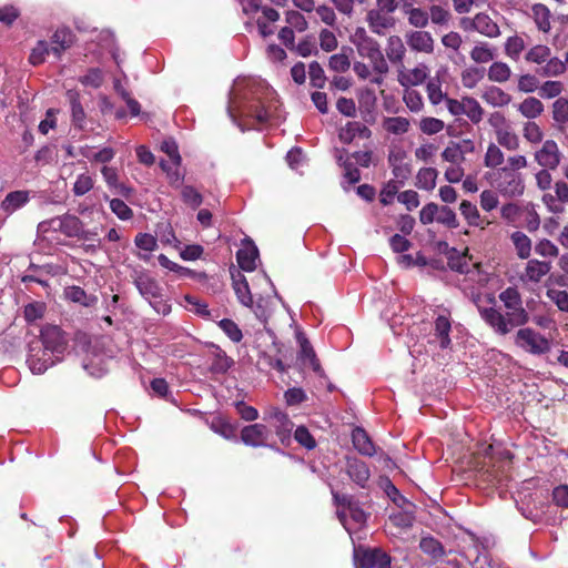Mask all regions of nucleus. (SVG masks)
<instances>
[{"instance_id":"nucleus-46","label":"nucleus","mask_w":568,"mask_h":568,"mask_svg":"<svg viewBox=\"0 0 568 568\" xmlns=\"http://www.w3.org/2000/svg\"><path fill=\"white\" fill-rule=\"evenodd\" d=\"M404 14L407 17L408 24L416 29H424L429 23L428 11L423 8L414 7Z\"/></svg>"},{"instance_id":"nucleus-12","label":"nucleus","mask_w":568,"mask_h":568,"mask_svg":"<svg viewBox=\"0 0 568 568\" xmlns=\"http://www.w3.org/2000/svg\"><path fill=\"white\" fill-rule=\"evenodd\" d=\"M534 159L541 168L556 170L561 162L562 153L557 142L549 139L534 153Z\"/></svg>"},{"instance_id":"nucleus-36","label":"nucleus","mask_w":568,"mask_h":568,"mask_svg":"<svg viewBox=\"0 0 568 568\" xmlns=\"http://www.w3.org/2000/svg\"><path fill=\"white\" fill-rule=\"evenodd\" d=\"M419 548L435 560H439L446 555L443 544L432 536L423 537L419 541Z\"/></svg>"},{"instance_id":"nucleus-10","label":"nucleus","mask_w":568,"mask_h":568,"mask_svg":"<svg viewBox=\"0 0 568 568\" xmlns=\"http://www.w3.org/2000/svg\"><path fill=\"white\" fill-rule=\"evenodd\" d=\"M263 420L275 429L282 444L290 439L294 424L286 413L273 407L264 413Z\"/></svg>"},{"instance_id":"nucleus-17","label":"nucleus","mask_w":568,"mask_h":568,"mask_svg":"<svg viewBox=\"0 0 568 568\" xmlns=\"http://www.w3.org/2000/svg\"><path fill=\"white\" fill-rule=\"evenodd\" d=\"M362 568H390L392 558L381 548H367L357 552Z\"/></svg>"},{"instance_id":"nucleus-9","label":"nucleus","mask_w":568,"mask_h":568,"mask_svg":"<svg viewBox=\"0 0 568 568\" xmlns=\"http://www.w3.org/2000/svg\"><path fill=\"white\" fill-rule=\"evenodd\" d=\"M131 277L141 296L150 304H152V301L162 297L163 288L148 272L143 270H134Z\"/></svg>"},{"instance_id":"nucleus-63","label":"nucleus","mask_w":568,"mask_h":568,"mask_svg":"<svg viewBox=\"0 0 568 568\" xmlns=\"http://www.w3.org/2000/svg\"><path fill=\"white\" fill-rule=\"evenodd\" d=\"M494 50L488 44L475 45L470 51V58L477 63H487L494 59Z\"/></svg>"},{"instance_id":"nucleus-47","label":"nucleus","mask_w":568,"mask_h":568,"mask_svg":"<svg viewBox=\"0 0 568 568\" xmlns=\"http://www.w3.org/2000/svg\"><path fill=\"white\" fill-rule=\"evenodd\" d=\"M464 104V115H466L474 124H478L484 116V109L479 102L471 97H465Z\"/></svg>"},{"instance_id":"nucleus-1","label":"nucleus","mask_w":568,"mask_h":568,"mask_svg":"<svg viewBox=\"0 0 568 568\" xmlns=\"http://www.w3.org/2000/svg\"><path fill=\"white\" fill-rule=\"evenodd\" d=\"M397 10V0H375V7L367 11L365 22L374 34L384 37L396 27Z\"/></svg>"},{"instance_id":"nucleus-43","label":"nucleus","mask_w":568,"mask_h":568,"mask_svg":"<svg viewBox=\"0 0 568 568\" xmlns=\"http://www.w3.org/2000/svg\"><path fill=\"white\" fill-rule=\"evenodd\" d=\"M426 93L433 105H438L442 101L446 102L447 94L442 90V82L438 77L432 78L426 84Z\"/></svg>"},{"instance_id":"nucleus-52","label":"nucleus","mask_w":568,"mask_h":568,"mask_svg":"<svg viewBox=\"0 0 568 568\" xmlns=\"http://www.w3.org/2000/svg\"><path fill=\"white\" fill-rule=\"evenodd\" d=\"M418 126H419V130L424 134L434 135L444 130L445 123L440 119L433 118V116H425V118L420 119Z\"/></svg>"},{"instance_id":"nucleus-50","label":"nucleus","mask_w":568,"mask_h":568,"mask_svg":"<svg viewBox=\"0 0 568 568\" xmlns=\"http://www.w3.org/2000/svg\"><path fill=\"white\" fill-rule=\"evenodd\" d=\"M403 101L407 109L413 113H419L424 110V100L422 94L413 89H406L403 94Z\"/></svg>"},{"instance_id":"nucleus-31","label":"nucleus","mask_w":568,"mask_h":568,"mask_svg":"<svg viewBox=\"0 0 568 568\" xmlns=\"http://www.w3.org/2000/svg\"><path fill=\"white\" fill-rule=\"evenodd\" d=\"M531 18L539 31L547 33L551 29V12L544 3H535L531 7Z\"/></svg>"},{"instance_id":"nucleus-39","label":"nucleus","mask_w":568,"mask_h":568,"mask_svg":"<svg viewBox=\"0 0 568 568\" xmlns=\"http://www.w3.org/2000/svg\"><path fill=\"white\" fill-rule=\"evenodd\" d=\"M566 63L557 57H549L542 67L537 69V73L545 78L558 77L565 73Z\"/></svg>"},{"instance_id":"nucleus-4","label":"nucleus","mask_w":568,"mask_h":568,"mask_svg":"<svg viewBox=\"0 0 568 568\" xmlns=\"http://www.w3.org/2000/svg\"><path fill=\"white\" fill-rule=\"evenodd\" d=\"M498 297L506 308L505 314L511 325L518 327L529 322V314L523 306L521 295L516 287H507Z\"/></svg>"},{"instance_id":"nucleus-23","label":"nucleus","mask_w":568,"mask_h":568,"mask_svg":"<svg viewBox=\"0 0 568 568\" xmlns=\"http://www.w3.org/2000/svg\"><path fill=\"white\" fill-rule=\"evenodd\" d=\"M551 116L555 123L556 130L566 132L568 129V99L558 98L551 105Z\"/></svg>"},{"instance_id":"nucleus-44","label":"nucleus","mask_w":568,"mask_h":568,"mask_svg":"<svg viewBox=\"0 0 568 568\" xmlns=\"http://www.w3.org/2000/svg\"><path fill=\"white\" fill-rule=\"evenodd\" d=\"M488 79L493 82L504 83L511 77V69L501 61L494 62L488 69Z\"/></svg>"},{"instance_id":"nucleus-60","label":"nucleus","mask_w":568,"mask_h":568,"mask_svg":"<svg viewBox=\"0 0 568 568\" xmlns=\"http://www.w3.org/2000/svg\"><path fill=\"white\" fill-rule=\"evenodd\" d=\"M45 304L42 302H32L24 306L23 315L28 323H33L43 317Z\"/></svg>"},{"instance_id":"nucleus-58","label":"nucleus","mask_w":568,"mask_h":568,"mask_svg":"<svg viewBox=\"0 0 568 568\" xmlns=\"http://www.w3.org/2000/svg\"><path fill=\"white\" fill-rule=\"evenodd\" d=\"M50 53H52L50 44L47 41L40 40L32 49L29 61L33 65H39L44 62L45 57Z\"/></svg>"},{"instance_id":"nucleus-35","label":"nucleus","mask_w":568,"mask_h":568,"mask_svg":"<svg viewBox=\"0 0 568 568\" xmlns=\"http://www.w3.org/2000/svg\"><path fill=\"white\" fill-rule=\"evenodd\" d=\"M67 97L71 106L72 123L77 128L83 129L85 122V112L80 103V94L77 91L69 90L67 92Z\"/></svg>"},{"instance_id":"nucleus-57","label":"nucleus","mask_w":568,"mask_h":568,"mask_svg":"<svg viewBox=\"0 0 568 568\" xmlns=\"http://www.w3.org/2000/svg\"><path fill=\"white\" fill-rule=\"evenodd\" d=\"M525 49V41L518 36L509 37L505 43V53L517 61Z\"/></svg>"},{"instance_id":"nucleus-26","label":"nucleus","mask_w":568,"mask_h":568,"mask_svg":"<svg viewBox=\"0 0 568 568\" xmlns=\"http://www.w3.org/2000/svg\"><path fill=\"white\" fill-rule=\"evenodd\" d=\"M73 43V34L68 29H58L51 37V51L52 54L60 59L64 50L70 48Z\"/></svg>"},{"instance_id":"nucleus-37","label":"nucleus","mask_w":568,"mask_h":568,"mask_svg":"<svg viewBox=\"0 0 568 568\" xmlns=\"http://www.w3.org/2000/svg\"><path fill=\"white\" fill-rule=\"evenodd\" d=\"M517 110L527 119H536L542 114L545 108L539 99L528 97L518 104Z\"/></svg>"},{"instance_id":"nucleus-48","label":"nucleus","mask_w":568,"mask_h":568,"mask_svg":"<svg viewBox=\"0 0 568 568\" xmlns=\"http://www.w3.org/2000/svg\"><path fill=\"white\" fill-rule=\"evenodd\" d=\"M505 161V155L500 148L495 143H489L484 156V165L489 169L500 166Z\"/></svg>"},{"instance_id":"nucleus-19","label":"nucleus","mask_w":568,"mask_h":568,"mask_svg":"<svg viewBox=\"0 0 568 568\" xmlns=\"http://www.w3.org/2000/svg\"><path fill=\"white\" fill-rule=\"evenodd\" d=\"M345 471L349 479L361 488H366L371 478V471L367 464L358 458L346 459Z\"/></svg>"},{"instance_id":"nucleus-49","label":"nucleus","mask_w":568,"mask_h":568,"mask_svg":"<svg viewBox=\"0 0 568 568\" xmlns=\"http://www.w3.org/2000/svg\"><path fill=\"white\" fill-rule=\"evenodd\" d=\"M551 55V50L545 44H537L530 48L525 54V60L530 63L542 64Z\"/></svg>"},{"instance_id":"nucleus-40","label":"nucleus","mask_w":568,"mask_h":568,"mask_svg":"<svg viewBox=\"0 0 568 568\" xmlns=\"http://www.w3.org/2000/svg\"><path fill=\"white\" fill-rule=\"evenodd\" d=\"M459 210H460L462 215L469 223V225L480 226V229L484 230L485 225L489 223V222H484L480 219L477 206L467 200L462 201V203L459 205Z\"/></svg>"},{"instance_id":"nucleus-15","label":"nucleus","mask_w":568,"mask_h":568,"mask_svg":"<svg viewBox=\"0 0 568 568\" xmlns=\"http://www.w3.org/2000/svg\"><path fill=\"white\" fill-rule=\"evenodd\" d=\"M478 312L486 324L499 335H507L515 327L508 322L506 314L495 307L478 306Z\"/></svg>"},{"instance_id":"nucleus-61","label":"nucleus","mask_w":568,"mask_h":568,"mask_svg":"<svg viewBox=\"0 0 568 568\" xmlns=\"http://www.w3.org/2000/svg\"><path fill=\"white\" fill-rule=\"evenodd\" d=\"M429 20L434 24L446 26L450 20V12L442 6L433 4L428 11Z\"/></svg>"},{"instance_id":"nucleus-45","label":"nucleus","mask_w":568,"mask_h":568,"mask_svg":"<svg viewBox=\"0 0 568 568\" xmlns=\"http://www.w3.org/2000/svg\"><path fill=\"white\" fill-rule=\"evenodd\" d=\"M442 159L450 165L462 164L465 161V151L459 143L449 142L442 152Z\"/></svg>"},{"instance_id":"nucleus-27","label":"nucleus","mask_w":568,"mask_h":568,"mask_svg":"<svg viewBox=\"0 0 568 568\" xmlns=\"http://www.w3.org/2000/svg\"><path fill=\"white\" fill-rule=\"evenodd\" d=\"M450 320L446 315H438L434 322V335L439 342V347L445 349L450 346Z\"/></svg>"},{"instance_id":"nucleus-55","label":"nucleus","mask_w":568,"mask_h":568,"mask_svg":"<svg viewBox=\"0 0 568 568\" xmlns=\"http://www.w3.org/2000/svg\"><path fill=\"white\" fill-rule=\"evenodd\" d=\"M211 429L226 439H231L235 435L234 426L227 419L220 416L212 419Z\"/></svg>"},{"instance_id":"nucleus-21","label":"nucleus","mask_w":568,"mask_h":568,"mask_svg":"<svg viewBox=\"0 0 568 568\" xmlns=\"http://www.w3.org/2000/svg\"><path fill=\"white\" fill-rule=\"evenodd\" d=\"M470 29L476 30L488 38H497L500 36L498 24L486 13H477L470 21Z\"/></svg>"},{"instance_id":"nucleus-29","label":"nucleus","mask_w":568,"mask_h":568,"mask_svg":"<svg viewBox=\"0 0 568 568\" xmlns=\"http://www.w3.org/2000/svg\"><path fill=\"white\" fill-rule=\"evenodd\" d=\"M352 442L355 449L364 456H373L376 450L368 434L361 427H356L352 433Z\"/></svg>"},{"instance_id":"nucleus-33","label":"nucleus","mask_w":568,"mask_h":568,"mask_svg":"<svg viewBox=\"0 0 568 568\" xmlns=\"http://www.w3.org/2000/svg\"><path fill=\"white\" fill-rule=\"evenodd\" d=\"M406 53L404 42L399 36H390L387 39L386 55L394 64H403Z\"/></svg>"},{"instance_id":"nucleus-25","label":"nucleus","mask_w":568,"mask_h":568,"mask_svg":"<svg viewBox=\"0 0 568 568\" xmlns=\"http://www.w3.org/2000/svg\"><path fill=\"white\" fill-rule=\"evenodd\" d=\"M372 135V131L361 122H347L344 128L339 131V140L345 143L349 144L353 142V140L356 136H359L362 139H369Z\"/></svg>"},{"instance_id":"nucleus-11","label":"nucleus","mask_w":568,"mask_h":568,"mask_svg":"<svg viewBox=\"0 0 568 568\" xmlns=\"http://www.w3.org/2000/svg\"><path fill=\"white\" fill-rule=\"evenodd\" d=\"M32 342H40L47 349L53 352L59 357L63 354L67 347V338L57 325H45L41 328L39 338H34Z\"/></svg>"},{"instance_id":"nucleus-30","label":"nucleus","mask_w":568,"mask_h":568,"mask_svg":"<svg viewBox=\"0 0 568 568\" xmlns=\"http://www.w3.org/2000/svg\"><path fill=\"white\" fill-rule=\"evenodd\" d=\"M30 200L29 191L19 190L10 192L6 195L4 200L1 203V209L11 214L20 207L24 206Z\"/></svg>"},{"instance_id":"nucleus-41","label":"nucleus","mask_w":568,"mask_h":568,"mask_svg":"<svg viewBox=\"0 0 568 568\" xmlns=\"http://www.w3.org/2000/svg\"><path fill=\"white\" fill-rule=\"evenodd\" d=\"M234 364V361L226 355L221 348H216L213 353L210 369L215 374L226 373Z\"/></svg>"},{"instance_id":"nucleus-62","label":"nucleus","mask_w":568,"mask_h":568,"mask_svg":"<svg viewBox=\"0 0 568 568\" xmlns=\"http://www.w3.org/2000/svg\"><path fill=\"white\" fill-rule=\"evenodd\" d=\"M403 184L397 180L386 182L379 193V201L383 205H388L393 202L394 196L397 194Z\"/></svg>"},{"instance_id":"nucleus-42","label":"nucleus","mask_w":568,"mask_h":568,"mask_svg":"<svg viewBox=\"0 0 568 568\" xmlns=\"http://www.w3.org/2000/svg\"><path fill=\"white\" fill-rule=\"evenodd\" d=\"M383 128L389 133L399 135L409 131L410 122L404 116L385 118Z\"/></svg>"},{"instance_id":"nucleus-38","label":"nucleus","mask_w":568,"mask_h":568,"mask_svg":"<svg viewBox=\"0 0 568 568\" xmlns=\"http://www.w3.org/2000/svg\"><path fill=\"white\" fill-rule=\"evenodd\" d=\"M438 171L434 168H423L417 172L416 186L425 191H432L436 186Z\"/></svg>"},{"instance_id":"nucleus-34","label":"nucleus","mask_w":568,"mask_h":568,"mask_svg":"<svg viewBox=\"0 0 568 568\" xmlns=\"http://www.w3.org/2000/svg\"><path fill=\"white\" fill-rule=\"evenodd\" d=\"M428 75V69L426 65L422 64L407 73H400L398 77V81L403 87H415L422 84Z\"/></svg>"},{"instance_id":"nucleus-32","label":"nucleus","mask_w":568,"mask_h":568,"mask_svg":"<svg viewBox=\"0 0 568 568\" xmlns=\"http://www.w3.org/2000/svg\"><path fill=\"white\" fill-rule=\"evenodd\" d=\"M510 241L514 245L516 254L520 260H528L531 255L532 242L521 231H515L510 234Z\"/></svg>"},{"instance_id":"nucleus-2","label":"nucleus","mask_w":568,"mask_h":568,"mask_svg":"<svg viewBox=\"0 0 568 568\" xmlns=\"http://www.w3.org/2000/svg\"><path fill=\"white\" fill-rule=\"evenodd\" d=\"M351 42L355 45L357 53L362 58L371 61L375 72L385 74L388 72V64L382 53L379 43L362 27L355 29L351 36Z\"/></svg>"},{"instance_id":"nucleus-20","label":"nucleus","mask_w":568,"mask_h":568,"mask_svg":"<svg viewBox=\"0 0 568 568\" xmlns=\"http://www.w3.org/2000/svg\"><path fill=\"white\" fill-rule=\"evenodd\" d=\"M232 286L239 302L246 307H253V297L245 276L240 271H232Z\"/></svg>"},{"instance_id":"nucleus-16","label":"nucleus","mask_w":568,"mask_h":568,"mask_svg":"<svg viewBox=\"0 0 568 568\" xmlns=\"http://www.w3.org/2000/svg\"><path fill=\"white\" fill-rule=\"evenodd\" d=\"M408 48L414 52L432 54L435 50V40L428 31L410 30L405 33Z\"/></svg>"},{"instance_id":"nucleus-6","label":"nucleus","mask_w":568,"mask_h":568,"mask_svg":"<svg viewBox=\"0 0 568 568\" xmlns=\"http://www.w3.org/2000/svg\"><path fill=\"white\" fill-rule=\"evenodd\" d=\"M59 359L60 357L53 352L47 349L42 343H29L27 363L32 373L42 374Z\"/></svg>"},{"instance_id":"nucleus-28","label":"nucleus","mask_w":568,"mask_h":568,"mask_svg":"<svg viewBox=\"0 0 568 568\" xmlns=\"http://www.w3.org/2000/svg\"><path fill=\"white\" fill-rule=\"evenodd\" d=\"M481 99L494 108H503L511 102V95L501 88L495 85L488 87L484 91Z\"/></svg>"},{"instance_id":"nucleus-53","label":"nucleus","mask_w":568,"mask_h":568,"mask_svg":"<svg viewBox=\"0 0 568 568\" xmlns=\"http://www.w3.org/2000/svg\"><path fill=\"white\" fill-rule=\"evenodd\" d=\"M310 83L313 88L323 89L326 84V75L317 61L308 64Z\"/></svg>"},{"instance_id":"nucleus-64","label":"nucleus","mask_w":568,"mask_h":568,"mask_svg":"<svg viewBox=\"0 0 568 568\" xmlns=\"http://www.w3.org/2000/svg\"><path fill=\"white\" fill-rule=\"evenodd\" d=\"M546 295L560 311L568 312V293L566 291L549 288Z\"/></svg>"},{"instance_id":"nucleus-51","label":"nucleus","mask_w":568,"mask_h":568,"mask_svg":"<svg viewBox=\"0 0 568 568\" xmlns=\"http://www.w3.org/2000/svg\"><path fill=\"white\" fill-rule=\"evenodd\" d=\"M496 138L498 144L509 151H516L519 148V138L511 131L499 129L496 131Z\"/></svg>"},{"instance_id":"nucleus-8","label":"nucleus","mask_w":568,"mask_h":568,"mask_svg":"<svg viewBox=\"0 0 568 568\" xmlns=\"http://www.w3.org/2000/svg\"><path fill=\"white\" fill-rule=\"evenodd\" d=\"M272 430L266 424L255 423L241 430V440L251 447H273Z\"/></svg>"},{"instance_id":"nucleus-22","label":"nucleus","mask_w":568,"mask_h":568,"mask_svg":"<svg viewBox=\"0 0 568 568\" xmlns=\"http://www.w3.org/2000/svg\"><path fill=\"white\" fill-rule=\"evenodd\" d=\"M297 339H298V343H300V346H301V351H300V359L302 361V364L304 366L306 365H310V367L316 373L318 374L320 376L323 375V369H322V366L320 364V361L318 358L316 357V354L311 345V343L308 342V339L303 336L302 334H298L297 335Z\"/></svg>"},{"instance_id":"nucleus-13","label":"nucleus","mask_w":568,"mask_h":568,"mask_svg":"<svg viewBox=\"0 0 568 568\" xmlns=\"http://www.w3.org/2000/svg\"><path fill=\"white\" fill-rule=\"evenodd\" d=\"M407 152L402 148L392 149L388 153V164L394 178L404 184L412 175V164L407 162Z\"/></svg>"},{"instance_id":"nucleus-18","label":"nucleus","mask_w":568,"mask_h":568,"mask_svg":"<svg viewBox=\"0 0 568 568\" xmlns=\"http://www.w3.org/2000/svg\"><path fill=\"white\" fill-rule=\"evenodd\" d=\"M552 265L549 261H540L537 258L528 260L520 280L524 283H539L551 270Z\"/></svg>"},{"instance_id":"nucleus-24","label":"nucleus","mask_w":568,"mask_h":568,"mask_svg":"<svg viewBox=\"0 0 568 568\" xmlns=\"http://www.w3.org/2000/svg\"><path fill=\"white\" fill-rule=\"evenodd\" d=\"M257 257L258 250L251 241H248L247 244H245L236 253L239 266L246 272H252L255 270Z\"/></svg>"},{"instance_id":"nucleus-59","label":"nucleus","mask_w":568,"mask_h":568,"mask_svg":"<svg viewBox=\"0 0 568 568\" xmlns=\"http://www.w3.org/2000/svg\"><path fill=\"white\" fill-rule=\"evenodd\" d=\"M181 197L183 202L192 209L199 207L203 202V197L200 192L191 185H184L182 187Z\"/></svg>"},{"instance_id":"nucleus-7","label":"nucleus","mask_w":568,"mask_h":568,"mask_svg":"<svg viewBox=\"0 0 568 568\" xmlns=\"http://www.w3.org/2000/svg\"><path fill=\"white\" fill-rule=\"evenodd\" d=\"M496 187L503 195L515 197L524 193L525 184L520 173L500 168L496 172Z\"/></svg>"},{"instance_id":"nucleus-14","label":"nucleus","mask_w":568,"mask_h":568,"mask_svg":"<svg viewBox=\"0 0 568 568\" xmlns=\"http://www.w3.org/2000/svg\"><path fill=\"white\" fill-rule=\"evenodd\" d=\"M62 234L67 237L80 241H95L98 233L95 231L85 230L82 221L73 214H63Z\"/></svg>"},{"instance_id":"nucleus-5","label":"nucleus","mask_w":568,"mask_h":568,"mask_svg":"<svg viewBox=\"0 0 568 568\" xmlns=\"http://www.w3.org/2000/svg\"><path fill=\"white\" fill-rule=\"evenodd\" d=\"M515 344L532 355H544L550 351V342L539 332L530 328H519L515 335Z\"/></svg>"},{"instance_id":"nucleus-56","label":"nucleus","mask_w":568,"mask_h":568,"mask_svg":"<svg viewBox=\"0 0 568 568\" xmlns=\"http://www.w3.org/2000/svg\"><path fill=\"white\" fill-rule=\"evenodd\" d=\"M564 89L562 82L548 80L539 87V95L542 99H558Z\"/></svg>"},{"instance_id":"nucleus-54","label":"nucleus","mask_w":568,"mask_h":568,"mask_svg":"<svg viewBox=\"0 0 568 568\" xmlns=\"http://www.w3.org/2000/svg\"><path fill=\"white\" fill-rule=\"evenodd\" d=\"M523 136L525 140L531 144H538L542 142L544 132L541 128L534 121H528L524 123L523 126Z\"/></svg>"},{"instance_id":"nucleus-3","label":"nucleus","mask_w":568,"mask_h":568,"mask_svg":"<svg viewBox=\"0 0 568 568\" xmlns=\"http://www.w3.org/2000/svg\"><path fill=\"white\" fill-rule=\"evenodd\" d=\"M251 93V99L246 97L241 99L237 97V93L231 92L227 104V113L230 118L235 122V113L239 112L241 115L256 119L260 123H266L271 116L270 111L264 106L260 99L254 95L253 91Z\"/></svg>"}]
</instances>
